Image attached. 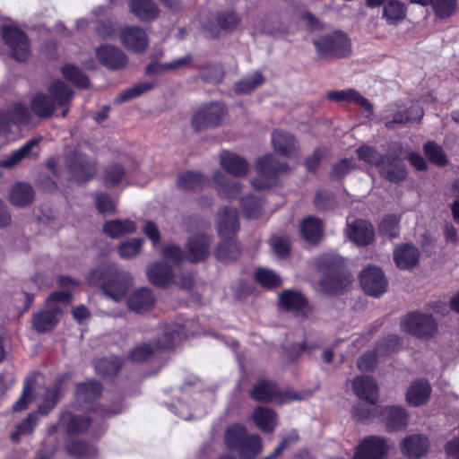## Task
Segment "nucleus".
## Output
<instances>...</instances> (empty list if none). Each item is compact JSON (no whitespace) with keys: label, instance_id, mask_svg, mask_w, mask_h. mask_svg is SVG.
Here are the masks:
<instances>
[{"label":"nucleus","instance_id":"obj_46","mask_svg":"<svg viewBox=\"0 0 459 459\" xmlns=\"http://www.w3.org/2000/svg\"><path fill=\"white\" fill-rule=\"evenodd\" d=\"M102 386L97 381H87L76 385V396L78 400L90 402L101 394Z\"/></svg>","mask_w":459,"mask_h":459},{"label":"nucleus","instance_id":"obj_6","mask_svg":"<svg viewBox=\"0 0 459 459\" xmlns=\"http://www.w3.org/2000/svg\"><path fill=\"white\" fill-rule=\"evenodd\" d=\"M48 91L49 95L39 93L30 100L31 110L41 118L49 117L54 113L56 106L65 107L74 97L73 91L62 81L51 83Z\"/></svg>","mask_w":459,"mask_h":459},{"label":"nucleus","instance_id":"obj_18","mask_svg":"<svg viewBox=\"0 0 459 459\" xmlns=\"http://www.w3.org/2000/svg\"><path fill=\"white\" fill-rule=\"evenodd\" d=\"M156 302L152 290L147 287H141L132 291L126 299V306L131 312L143 315L150 312Z\"/></svg>","mask_w":459,"mask_h":459},{"label":"nucleus","instance_id":"obj_50","mask_svg":"<svg viewBox=\"0 0 459 459\" xmlns=\"http://www.w3.org/2000/svg\"><path fill=\"white\" fill-rule=\"evenodd\" d=\"M66 452L73 457L81 459L84 457H91L96 455L94 446L83 441H72L65 446Z\"/></svg>","mask_w":459,"mask_h":459},{"label":"nucleus","instance_id":"obj_43","mask_svg":"<svg viewBox=\"0 0 459 459\" xmlns=\"http://www.w3.org/2000/svg\"><path fill=\"white\" fill-rule=\"evenodd\" d=\"M253 420L256 427L264 432L271 433L276 426V415L274 411L264 406L255 408L253 413Z\"/></svg>","mask_w":459,"mask_h":459},{"label":"nucleus","instance_id":"obj_23","mask_svg":"<svg viewBox=\"0 0 459 459\" xmlns=\"http://www.w3.org/2000/svg\"><path fill=\"white\" fill-rule=\"evenodd\" d=\"M62 315L61 308L56 304H46V308L34 315L32 325L39 333L53 329L59 322Z\"/></svg>","mask_w":459,"mask_h":459},{"label":"nucleus","instance_id":"obj_57","mask_svg":"<svg viewBox=\"0 0 459 459\" xmlns=\"http://www.w3.org/2000/svg\"><path fill=\"white\" fill-rule=\"evenodd\" d=\"M378 231L381 235L393 238L398 235L399 217L396 215L385 216L379 224Z\"/></svg>","mask_w":459,"mask_h":459},{"label":"nucleus","instance_id":"obj_36","mask_svg":"<svg viewBox=\"0 0 459 459\" xmlns=\"http://www.w3.org/2000/svg\"><path fill=\"white\" fill-rule=\"evenodd\" d=\"M279 302L287 310L295 311L298 315L306 316L307 302L302 293L294 290H284L279 296Z\"/></svg>","mask_w":459,"mask_h":459},{"label":"nucleus","instance_id":"obj_3","mask_svg":"<svg viewBox=\"0 0 459 459\" xmlns=\"http://www.w3.org/2000/svg\"><path fill=\"white\" fill-rule=\"evenodd\" d=\"M226 447L237 453L240 459H255L263 450V442L257 434L248 433L241 424H232L224 432Z\"/></svg>","mask_w":459,"mask_h":459},{"label":"nucleus","instance_id":"obj_60","mask_svg":"<svg viewBox=\"0 0 459 459\" xmlns=\"http://www.w3.org/2000/svg\"><path fill=\"white\" fill-rule=\"evenodd\" d=\"M255 277L261 285L266 288L277 287L281 283V278L274 272L268 269H258Z\"/></svg>","mask_w":459,"mask_h":459},{"label":"nucleus","instance_id":"obj_25","mask_svg":"<svg viewBox=\"0 0 459 459\" xmlns=\"http://www.w3.org/2000/svg\"><path fill=\"white\" fill-rule=\"evenodd\" d=\"M355 394L368 404H375L378 398V386L376 380L368 376L357 377L352 382Z\"/></svg>","mask_w":459,"mask_h":459},{"label":"nucleus","instance_id":"obj_20","mask_svg":"<svg viewBox=\"0 0 459 459\" xmlns=\"http://www.w3.org/2000/svg\"><path fill=\"white\" fill-rule=\"evenodd\" d=\"M239 230L238 212L230 205L224 206L217 215V231L221 238H230L237 235Z\"/></svg>","mask_w":459,"mask_h":459},{"label":"nucleus","instance_id":"obj_22","mask_svg":"<svg viewBox=\"0 0 459 459\" xmlns=\"http://www.w3.org/2000/svg\"><path fill=\"white\" fill-rule=\"evenodd\" d=\"M380 175L390 182L397 183L407 177V168L401 159L385 154L378 168Z\"/></svg>","mask_w":459,"mask_h":459},{"label":"nucleus","instance_id":"obj_61","mask_svg":"<svg viewBox=\"0 0 459 459\" xmlns=\"http://www.w3.org/2000/svg\"><path fill=\"white\" fill-rule=\"evenodd\" d=\"M34 198V190L27 183L16 184L11 192V201H31Z\"/></svg>","mask_w":459,"mask_h":459},{"label":"nucleus","instance_id":"obj_9","mask_svg":"<svg viewBox=\"0 0 459 459\" xmlns=\"http://www.w3.org/2000/svg\"><path fill=\"white\" fill-rule=\"evenodd\" d=\"M1 35L13 58L22 62L30 56V44L22 30L13 25H5L1 30Z\"/></svg>","mask_w":459,"mask_h":459},{"label":"nucleus","instance_id":"obj_52","mask_svg":"<svg viewBox=\"0 0 459 459\" xmlns=\"http://www.w3.org/2000/svg\"><path fill=\"white\" fill-rule=\"evenodd\" d=\"M143 240L142 238H132L122 242L117 247V253L120 257L129 259L136 256L142 250Z\"/></svg>","mask_w":459,"mask_h":459},{"label":"nucleus","instance_id":"obj_39","mask_svg":"<svg viewBox=\"0 0 459 459\" xmlns=\"http://www.w3.org/2000/svg\"><path fill=\"white\" fill-rule=\"evenodd\" d=\"M381 413L386 422L388 430H398L408 424V413L406 410L399 406L386 407Z\"/></svg>","mask_w":459,"mask_h":459},{"label":"nucleus","instance_id":"obj_49","mask_svg":"<svg viewBox=\"0 0 459 459\" xmlns=\"http://www.w3.org/2000/svg\"><path fill=\"white\" fill-rule=\"evenodd\" d=\"M126 172L125 169L117 163L108 165L103 171V182L108 187L119 186Z\"/></svg>","mask_w":459,"mask_h":459},{"label":"nucleus","instance_id":"obj_41","mask_svg":"<svg viewBox=\"0 0 459 459\" xmlns=\"http://www.w3.org/2000/svg\"><path fill=\"white\" fill-rule=\"evenodd\" d=\"M129 8L132 13L143 22L154 20L159 14V8L152 0H130Z\"/></svg>","mask_w":459,"mask_h":459},{"label":"nucleus","instance_id":"obj_47","mask_svg":"<svg viewBox=\"0 0 459 459\" xmlns=\"http://www.w3.org/2000/svg\"><path fill=\"white\" fill-rule=\"evenodd\" d=\"M122 361L117 357L100 359L95 362V369L99 375L112 377L118 373Z\"/></svg>","mask_w":459,"mask_h":459},{"label":"nucleus","instance_id":"obj_58","mask_svg":"<svg viewBox=\"0 0 459 459\" xmlns=\"http://www.w3.org/2000/svg\"><path fill=\"white\" fill-rule=\"evenodd\" d=\"M90 425L91 420L88 417L69 415L65 429L69 435H74L84 432Z\"/></svg>","mask_w":459,"mask_h":459},{"label":"nucleus","instance_id":"obj_63","mask_svg":"<svg viewBox=\"0 0 459 459\" xmlns=\"http://www.w3.org/2000/svg\"><path fill=\"white\" fill-rule=\"evenodd\" d=\"M357 167L356 161L353 159H342L336 164L333 166L332 169V178H342L350 173L352 169Z\"/></svg>","mask_w":459,"mask_h":459},{"label":"nucleus","instance_id":"obj_31","mask_svg":"<svg viewBox=\"0 0 459 459\" xmlns=\"http://www.w3.org/2000/svg\"><path fill=\"white\" fill-rule=\"evenodd\" d=\"M273 149L286 157L296 156L299 146L293 135L283 130H274L272 134Z\"/></svg>","mask_w":459,"mask_h":459},{"label":"nucleus","instance_id":"obj_1","mask_svg":"<svg viewBox=\"0 0 459 459\" xmlns=\"http://www.w3.org/2000/svg\"><path fill=\"white\" fill-rule=\"evenodd\" d=\"M91 285L100 286L104 294L117 301H121L134 284L133 276L114 263H102L94 267L88 275Z\"/></svg>","mask_w":459,"mask_h":459},{"label":"nucleus","instance_id":"obj_17","mask_svg":"<svg viewBox=\"0 0 459 459\" xmlns=\"http://www.w3.org/2000/svg\"><path fill=\"white\" fill-rule=\"evenodd\" d=\"M388 449L385 438L371 436L365 438L358 446L354 459H383Z\"/></svg>","mask_w":459,"mask_h":459},{"label":"nucleus","instance_id":"obj_48","mask_svg":"<svg viewBox=\"0 0 459 459\" xmlns=\"http://www.w3.org/2000/svg\"><path fill=\"white\" fill-rule=\"evenodd\" d=\"M264 82V79L262 74L255 72L237 82L234 85V90L238 94L249 93L250 91L262 85Z\"/></svg>","mask_w":459,"mask_h":459},{"label":"nucleus","instance_id":"obj_32","mask_svg":"<svg viewBox=\"0 0 459 459\" xmlns=\"http://www.w3.org/2000/svg\"><path fill=\"white\" fill-rule=\"evenodd\" d=\"M39 141L40 138H32L27 141L18 150L2 159L0 160V166L3 168H13L26 158L37 157L38 153L33 152V149L39 145Z\"/></svg>","mask_w":459,"mask_h":459},{"label":"nucleus","instance_id":"obj_13","mask_svg":"<svg viewBox=\"0 0 459 459\" xmlns=\"http://www.w3.org/2000/svg\"><path fill=\"white\" fill-rule=\"evenodd\" d=\"M226 109L221 103H211L203 106L196 111L192 119V126L196 131H204L221 124Z\"/></svg>","mask_w":459,"mask_h":459},{"label":"nucleus","instance_id":"obj_53","mask_svg":"<svg viewBox=\"0 0 459 459\" xmlns=\"http://www.w3.org/2000/svg\"><path fill=\"white\" fill-rule=\"evenodd\" d=\"M39 412L30 413L18 426L16 431L11 435L13 441H17L22 435L30 434L39 420Z\"/></svg>","mask_w":459,"mask_h":459},{"label":"nucleus","instance_id":"obj_29","mask_svg":"<svg viewBox=\"0 0 459 459\" xmlns=\"http://www.w3.org/2000/svg\"><path fill=\"white\" fill-rule=\"evenodd\" d=\"M149 281L157 287H166L172 283L175 273L170 265L164 262H156L151 264L146 272Z\"/></svg>","mask_w":459,"mask_h":459},{"label":"nucleus","instance_id":"obj_42","mask_svg":"<svg viewBox=\"0 0 459 459\" xmlns=\"http://www.w3.org/2000/svg\"><path fill=\"white\" fill-rule=\"evenodd\" d=\"M241 253V247L235 237L225 239L217 245L214 255L215 257L223 263H229L237 259Z\"/></svg>","mask_w":459,"mask_h":459},{"label":"nucleus","instance_id":"obj_35","mask_svg":"<svg viewBox=\"0 0 459 459\" xmlns=\"http://www.w3.org/2000/svg\"><path fill=\"white\" fill-rule=\"evenodd\" d=\"M136 229L137 227L135 222L129 219L108 220L102 225L103 233L115 239L120 238L127 234L134 233L136 231Z\"/></svg>","mask_w":459,"mask_h":459},{"label":"nucleus","instance_id":"obj_40","mask_svg":"<svg viewBox=\"0 0 459 459\" xmlns=\"http://www.w3.org/2000/svg\"><path fill=\"white\" fill-rule=\"evenodd\" d=\"M300 233L307 242L317 244L323 238L322 221L314 216H308L300 224Z\"/></svg>","mask_w":459,"mask_h":459},{"label":"nucleus","instance_id":"obj_51","mask_svg":"<svg viewBox=\"0 0 459 459\" xmlns=\"http://www.w3.org/2000/svg\"><path fill=\"white\" fill-rule=\"evenodd\" d=\"M64 77L80 88H86L89 80L85 74L75 65H66L62 68Z\"/></svg>","mask_w":459,"mask_h":459},{"label":"nucleus","instance_id":"obj_55","mask_svg":"<svg viewBox=\"0 0 459 459\" xmlns=\"http://www.w3.org/2000/svg\"><path fill=\"white\" fill-rule=\"evenodd\" d=\"M357 154L359 160L370 165H375L377 169L385 157V155L380 154L375 148L368 145L359 147L357 150Z\"/></svg>","mask_w":459,"mask_h":459},{"label":"nucleus","instance_id":"obj_19","mask_svg":"<svg viewBox=\"0 0 459 459\" xmlns=\"http://www.w3.org/2000/svg\"><path fill=\"white\" fill-rule=\"evenodd\" d=\"M212 238L204 233L189 238L186 244V258L194 264L200 263L210 254Z\"/></svg>","mask_w":459,"mask_h":459},{"label":"nucleus","instance_id":"obj_38","mask_svg":"<svg viewBox=\"0 0 459 459\" xmlns=\"http://www.w3.org/2000/svg\"><path fill=\"white\" fill-rule=\"evenodd\" d=\"M327 98L330 100L337 102L349 101L356 103L368 112H371L373 110L372 104L353 89L329 91L327 93Z\"/></svg>","mask_w":459,"mask_h":459},{"label":"nucleus","instance_id":"obj_11","mask_svg":"<svg viewBox=\"0 0 459 459\" xmlns=\"http://www.w3.org/2000/svg\"><path fill=\"white\" fill-rule=\"evenodd\" d=\"M314 44L319 55L324 57H345L351 52L350 39L339 31L315 40Z\"/></svg>","mask_w":459,"mask_h":459},{"label":"nucleus","instance_id":"obj_15","mask_svg":"<svg viewBox=\"0 0 459 459\" xmlns=\"http://www.w3.org/2000/svg\"><path fill=\"white\" fill-rule=\"evenodd\" d=\"M360 284L368 295L377 298L385 292L387 281L380 268L368 266L360 273Z\"/></svg>","mask_w":459,"mask_h":459},{"label":"nucleus","instance_id":"obj_34","mask_svg":"<svg viewBox=\"0 0 459 459\" xmlns=\"http://www.w3.org/2000/svg\"><path fill=\"white\" fill-rule=\"evenodd\" d=\"M214 188L219 197L225 199H234L241 192L242 185L235 180H229L220 171H216L212 175Z\"/></svg>","mask_w":459,"mask_h":459},{"label":"nucleus","instance_id":"obj_5","mask_svg":"<svg viewBox=\"0 0 459 459\" xmlns=\"http://www.w3.org/2000/svg\"><path fill=\"white\" fill-rule=\"evenodd\" d=\"M226 447L237 453L240 459H255L263 450V442L257 434L248 433L241 424H232L224 432Z\"/></svg>","mask_w":459,"mask_h":459},{"label":"nucleus","instance_id":"obj_33","mask_svg":"<svg viewBox=\"0 0 459 459\" xmlns=\"http://www.w3.org/2000/svg\"><path fill=\"white\" fill-rule=\"evenodd\" d=\"M431 388L428 381L418 379L413 381L407 389L406 402L413 407L426 403L429 398Z\"/></svg>","mask_w":459,"mask_h":459},{"label":"nucleus","instance_id":"obj_62","mask_svg":"<svg viewBox=\"0 0 459 459\" xmlns=\"http://www.w3.org/2000/svg\"><path fill=\"white\" fill-rule=\"evenodd\" d=\"M152 87H153V85L149 82H141V83L135 84L133 87L128 88L126 91H122L117 97V101L123 102V101L131 100L133 98L138 97L141 94L150 91Z\"/></svg>","mask_w":459,"mask_h":459},{"label":"nucleus","instance_id":"obj_2","mask_svg":"<svg viewBox=\"0 0 459 459\" xmlns=\"http://www.w3.org/2000/svg\"><path fill=\"white\" fill-rule=\"evenodd\" d=\"M316 266L324 273L321 287L325 293L338 295L348 290L352 277L344 270L342 257L333 254H325L317 258Z\"/></svg>","mask_w":459,"mask_h":459},{"label":"nucleus","instance_id":"obj_59","mask_svg":"<svg viewBox=\"0 0 459 459\" xmlns=\"http://www.w3.org/2000/svg\"><path fill=\"white\" fill-rule=\"evenodd\" d=\"M240 17L234 11L221 12L217 15V22L222 30H233L240 23Z\"/></svg>","mask_w":459,"mask_h":459},{"label":"nucleus","instance_id":"obj_12","mask_svg":"<svg viewBox=\"0 0 459 459\" xmlns=\"http://www.w3.org/2000/svg\"><path fill=\"white\" fill-rule=\"evenodd\" d=\"M423 116V109L418 103H412L410 108L398 104H391L384 111L382 119L387 128H393L395 125L405 124L419 120Z\"/></svg>","mask_w":459,"mask_h":459},{"label":"nucleus","instance_id":"obj_21","mask_svg":"<svg viewBox=\"0 0 459 459\" xmlns=\"http://www.w3.org/2000/svg\"><path fill=\"white\" fill-rule=\"evenodd\" d=\"M120 39L123 46L134 53L145 51L149 45V39L144 30L139 26H130L120 32Z\"/></svg>","mask_w":459,"mask_h":459},{"label":"nucleus","instance_id":"obj_16","mask_svg":"<svg viewBox=\"0 0 459 459\" xmlns=\"http://www.w3.org/2000/svg\"><path fill=\"white\" fill-rule=\"evenodd\" d=\"M251 395L260 402H269L276 399L280 403H286L299 399V396L293 392L281 394L273 382L265 380L260 381L253 387Z\"/></svg>","mask_w":459,"mask_h":459},{"label":"nucleus","instance_id":"obj_64","mask_svg":"<svg viewBox=\"0 0 459 459\" xmlns=\"http://www.w3.org/2000/svg\"><path fill=\"white\" fill-rule=\"evenodd\" d=\"M273 252L280 257L289 255L290 241L287 236H273L270 240Z\"/></svg>","mask_w":459,"mask_h":459},{"label":"nucleus","instance_id":"obj_56","mask_svg":"<svg viewBox=\"0 0 459 459\" xmlns=\"http://www.w3.org/2000/svg\"><path fill=\"white\" fill-rule=\"evenodd\" d=\"M424 152L428 159L434 164L444 166L447 163V159L442 148L434 142H428L424 145Z\"/></svg>","mask_w":459,"mask_h":459},{"label":"nucleus","instance_id":"obj_54","mask_svg":"<svg viewBox=\"0 0 459 459\" xmlns=\"http://www.w3.org/2000/svg\"><path fill=\"white\" fill-rule=\"evenodd\" d=\"M7 114L11 124L21 126L29 124L30 121V113L23 104L13 105Z\"/></svg>","mask_w":459,"mask_h":459},{"label":"nucleus","instance_id":"obj_28","mask_svg":"<svg viewBox=\"0 0 459 459\" xmlns=\"http://www.w3.org/2000/svg\"><path fill=\"white\" fill-rule=\"evenodd\" d=\"M209 183V179L198 171L187 170L178 175L177 187L185 193L203 190Z\"/></svg>","mask_w":459,"mask_h":459},{"label":"nucleus","instance_id":"obj_4","mask_svg":"<svg viewBox=\"0 0 459 459\" xmlns=\"http://www.w3.org/2000/svg\"><path fill=\"white\" fill-rule=\"evenodd\" d=\"M226 447L237 453L240 459H255L263 450V442L257 434L248 433L241 424H232L224 432Z\"/></svg>","mask_w":459,"mask_h":459},{"label":"nucleus","instance_id":"obj_45","mask_svg":"<svg viewBox=\"0 0 459 459\" xmlns=\"http://www.w3.org/2000/svg\"><path fill=\"white\" fill-rule=\"evenodd\" d=\"M61 385L62 380H58L55 386L46 389L43 397V402L39 405L38 412L41 415H48V412L55 407L57 401L61 397Z\"/></svg>","mask_w":459,"mask_h":459},{"label":"nucleus","instance_id":"obj_26","mask_svg":"<svg viewBox=\"0 0 459 459\" xmlns=\"http://www.w3.org/2000/svg\"><path fill=\"white\" fill-rule=\"evenodd\" d=\"M347 234L351 241L359 246H368L374 238L373 226L363 220H355L350 221L348 220Z\"/></svg>","mask_w":459,"mask_h":459},{"label":"nucleus","instance_id":"obj_14","mask_svg":"<svg viewBox=\"0 0 459 459\" xmlns=\"http://www.w3.org/2000/svg\"><path fill=\"white\" fill-rule=\"evenodd\" d=\"M66 164L72 177L79 183L90 180L96 173L93 160L87 159L77 150L66 157Z\"/></svg>","mask_w":459,"mask_h":459},{"label":"nucleus","instance_id":"obj_44","mask_svg":"<svg viewBox=\"0 0 459 459\" xmlns=\"http://www.w3.org/2000/svg\"><path fill=\"white\" fill-rule=\"evenodd\" d=\"M405 15L406 7L398 0H390L384 6L383 17L390 25L397 24L405 18Z\"/></svg>","mask_w":459,"mask_h":459},{"label":"nucleus","instance_id":"obj_8","mask_svg":"<svg viewBox=\"0 0 459 459\" xmlns=\"http://www.w3.org/2000/svg\"><path fill=\"white\" fill-rule=\"evenodd\" d=\"M288 169L286 163H279L273 155H265L256 161L259 178L252 181V186L255 190H265L272 186L278 176L286 173Z\"/></svg>","mask_w":459,"mask_h":459},{"label":"nucleus","instance_id":"obj_27","mask_svg":"<svg viewBox=\"0 0 459 459\" xmlns=\"http://www.w3.org/2000/svg\"><path fill=\"white\" fill-rule=\"evenodd\" d=\"M96 54L99 61L112 70L123 68L127 63L125 53L114 46H101Z\"/></svg>","mask_w":459,"mask_h":459},{"label":"nucleus","instance_id":"obj_7","mask_svg":"<svg viewBox=\"0 0 459 459\" xmlns=\"http://www.w3.org/2000/svg\"><path fill=\"white\" fill-rule=\"evenodd\" d=\"M401 329L411 335L429 339L437 332V324L432 315L415 311L403 317Z\"/></svg>","mask_w":459,"mask_h":459},{"label":"nucleus","instance_id":"obj_10","mask_svg":"<svg viewBox=\"0 0 459 459\" xmlns=\"http://www.w3.org/2000/svg\"><path fill=\"white\" fill-rule=\"evenodd\" d=\"M179 335L180 331L178 329H168L164 331L162 336L158 340L135 347L130 352L129 358L134 362L147 360L158 350H169L174 348L176 340Z\"/></svg>","mask_w":459,"mask_h":459},{"label":"nucleus","instance_id":"obj_37","mask_svg":"<svg viewBox=\"0 0 459 459\" xmlns=\"http://www.w3.org/2000/svg\"><path fill=\"white\" fill-rule=\"evenodd\" d=\"M420 252L418 248L410 244L397 247L394 252V259L401 269H408L415 266L419 262Z\"/></svg>","mask_w":459,"mask_h":459},{"label":"nucleus","instance_id":"obj_24","mask_svg":"<svg viewBox=\"0 0 459 459\" xmlns=\"http://www.w3.org/2000/svg\"><path fill=\"white\" fill-rule=\"evenodd\" d=\"M222 169L234 177H245L249 172L248 162L241 156L229 151H222L219 156Z\"/></svg>","mask_w":459,"mask_h":459},{"label":"nucleus","instance_id":"obj_30","mask_svg":"<svg viewBox=\"0 0 459 459\" xmlns=\"http://www.w3.org/2000/svg\"><path fill=\"white\" fill-rule=\"evenodd\" d=\"M429 440L423 435L414 434L404 437L401 443V450L403 455L419 459L429 451Z\"/></svg>","mask_w":459,"mask_h":459}]
</instances>
